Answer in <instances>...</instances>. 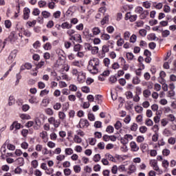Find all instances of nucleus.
<instances>
[{
  "instance_id": "obj_1",
  "label": "nucleus",
  "mask_w": 176,
  "mask_h": 176,
  "mask_svg": "<svg viewBox=\"0 0 176 176\" xmlns=\"http://www.w3.org/2000/svg\"><path fill=\"white\" fill-rule=\"evenodd\" d=\"M87 70L90 74H98L100 71V59L98 58H91L88 63Z\"/></svg>"
},
{
  "instance_id": "obj_2",
  "label": "nucleus",
  "mask_w": 176,
  "mask_h": 176,
  "mask_svg": "<svg viewBox=\"0 0 176 176\" xmlns=\"http://www.w3.org/2000/svg\"><path fill=\"white\" fill-rule=\"evenodd\" d=\"M73 76L77 77V80L80 83H82L86 80V73L83 72L82 70H77L76 69H73L72 71Z\"/></svg>"
},
{
  "instance_id": "obj_3",
  "label": "nucleus",
  "mask_w": 176,
  "mask_h": 176,
  "mask_svg": "<svg viewBox=\"0 0 176 176\" xmlns=\"http://www.w3.org/2000/svg\"><path fill=\"white\" fill-rule=\"evenodd\" d=\"M67 34L70 36L69 41H74L75 42H78V43H82V36L79 34L74 35L75 34V30L70 29L67 30Z\"/></svg>"
},
{
  "instance_id": "obj_4",
  "label": "nucleus",
  "mask_w": 176,
  "mask_h": 176,
  "mask_svg": "<svg viewBox=\"0 0 176 176\" xmlns=\"http://www.w3.org/2000/svg\"><path fill=\"white\" fill-rule=\"evenodd\" d=\"M149 164H150L151 167L153 168L154 171L157 172L158 175H162V174H163V170L160 169V167H159V165L157 164V160H150Z\"/></svg>"
},
{
  "instance_id": "obj_5",
  "label": "nucleus",
  "mask_w": 176,
  "mask_h": 176,
  "mask_svg": "<svg viewBox=\"0 0 176 176\" xmlns=\"http://www.w3.org/2000/svg\"><path fill=\"white\" fill-rule=\"evenodd\" d=\"M48 122H50V124H52L55 127H58L60 123V120H57L54 117H50L48 118Z\"/></svg>"
},
{
  "instance_id": "obj_6",
  "label": "nucleus",
  "mask_w": 176,
  "mask_h": 176,
  "mask_svg": "<svg viewBox=\"0 0 176 176\" xmlns=\"http://www.w3.org/2000/svg\"><path fill=\"white\" fill-rule=\"evenodd\" d=\"M131 140H133V135L126 134L121 138V143L123 144V145H126V144H129V142L131 141Z\"/></svg>"
},
{
  "instance_id": "obj_7",
  "label": "nucleus",
  "mask_w": 176,
  "mask_h": 176,
  "mask_svg": "<svg viewBox=\"0 0 176 176\" xmlns=\"http://www.w3.org/2000/svg\"><path fill=\"white\" fill-rule=\"evenodd\" d=\"M21 127V124L19 122H17V121H14L11 126H10V130L11 131H16V130H20Z\"/></svg>"
},
{
  "instance_id": "obj_8",
  "label": "nucleus",
  "mask_w": 176,
  "mask_h": 176,
  "mask_svg": "<svg viewBox=\"0 0 176 176\" xmlns=\"http://www.w3.org/2000/svg\"><path fill=\"white\" fill-rule=\"evenodd\" d=\"M16 56H17V51L14 50L8 57V59L7 60L8 64H12V63L14 61V58H16Z\"/></svg>"
},
{
  "instance_id": "obj_9",
  "label": "nucleus",
  "mask_w": 176,
  "mask_h": 176,
  "mask_svg": "<svg viewBox=\"0 0 176 176\" xmlns=\"http://www.w3.org/2000/svg\"><path fill=\"white\" fill-rule=\"evenodd\" d=\"M89 124L87 120L81 119L80 120L79 126L80 127V129H83L84 127H89Z\"/></svg>"
},
{
  "instance_id": "obj_10",
  "label": "nucleus",
  "mask_w": 176,
  "mask_h": 176,
  "mask_svg": "<svg viewBox=\"0 0 176 176\" xmlns=\"http://www.w3.org/2000/svg\"><path fill=\"white\" fill-rule=\"evenodd\" d=\"M19 39V36L14 32L10 34L9 41L11 43H14Z\"/></svg>"
},
{
  "instance_id": "obj_11",
  "label": "nucleus",
  "mask_w": 176,
  "mask_h": 176,
  "mask_svg": "<svg viewBox=\"0 0 176 176\" xmlns=\"http://www.w3.org/2000/svg\"><path fill=\"white\" fill-rule=\"evenodd\" d=\"M83 135H85L83 133L76 135L74 138V142H76V144H80L82 142V138L80 137H83Z\"/></svg>"
},
{
  "instance_id": "obj_12",
  "label": "nucleus",
  "mask_w": 176,
  "mask_h": 176,
  "mask_svg": "<svg viewBox=\"0 0 176 176\" xmlns=\"http://www.w3.org/2000/svg\"><path fill=\"white\" fill-rule=\"evenodd\" d=\"M128 170V174H133L137 171V166H135V164H132L129 166Z\"/></svg>"
},
{
  "instance_id": "obj_13",
  "label": "nucleus",
  "mask_w": 176,
  "mask_h": 176,
  "mask_svg": "<svg viewBox=\"0 0 176 176\" xmlns=\"http://www.w3.org/2000/svg\"><path fill=\"white\" fill-rule=\"evenodd\" d=\"M56 164H60L61 162H64L65 160V155L63 154H58L56 157Z\"/></svg>"
},
{
  "instance_id": "obj_14",
  "label": "nucleus",
  "mask_w": 176,
  "mask_h": 176,
  "mask_svg": "<svg viewBox=\"0 0 176 176\" xmlns=\"http://www.w3.org/2000/svg\"><path fill=\"white\" fill-rule=\"evenodd\" d=\"M166 74L164 71L160 72V77H159L160 83H164V82L166 81V80H164V78H166Z\"/></svg>"
},
{
  "instance_id": "obj_15",
  "label": "nucleus",
  "mask_w": 176,
  "mask_h": 176,
  "mask_svg": "<svg viewBox=\"0 0 176 176\" xmlns=\"http://www.w3.org/2000/svg\"><path fill=\"white\" fill-rule=\"evenodd\" d=\"M130 145L132 152H138V151L140 150V147L137 145V143H135V142H131L130 143Z\"/></svg>"
},
{
  "instance_id": "obj_16",
  "label": "nucleus",
  "mask_w": 176,
  "mask_h": 176,
  "mask_svg": "<svg viewBox=\"0 0 176 176\" xmlns=\"http://www.w3.org/2000/svg\"><path fill=\"white\" fill-rule=\"evenodd\" d=\"M30 13H31V11L30 10V8H25L23 10V19L24 20H28L30 18Z\"/></svg>"
},
{
  "instance_id": "obj_17",
  "label": "nucleus",
  "mask_w": 176,
  "mask_h": 176,
  "mask_svg": "<svg viewBox=\"0 0 176 176\" xmlns=\"http://www.w3.org/2000/svg\"><path fill=\"white\" fill-rule=\"evenodd\" d=\"M58 27H61L63 30H69V28H72V24L69 23L68 22H64L61 24V25H58Z\"/></svg>"
},
{
  "instance_id": "obj_18",
  "label": "nucleus",
  "mask_w": 176,
  "mask_h": 176,
  "mask_svg": "<svg viewBox=\"0 0 176 176\" xmlns=\"http://www.w3.org/2000/svg\"><path fill=\"white\" fill-rule=\"evenodd\" d=\"M104 157L107 159V160H109L110 162H113V163H116V159L113 157L112 155H111L109 153H107L104 155Z\"/></svg>"
},
{
  "instance_id": "obj_19",
  "label": "nucleus",
  "mask_w": 176,
  "mask_h": 176,
  "mask_svg": "<svg viewBox=\"0 0 176 176\" xmlns=\"http://www.w3.org/2000/svg\"><path fill=\"white\" fill-rule=\"evenodd\" d=\"M162 166L164 170H167L170 166V162L167 160H162Z\"/></svg>"
},
{
  "instance_id": "obj_20",
  "label": "nucleus",
  "mask_w": 176,
  "mask_h": 176,
  "mask_svg": "<svg viewBox=\"0 0 176 176\" xmlns=\"http://www.w3.org/2000/svg\"><path fill=\"white\" fill-rule=\"evenodd\" d=\"M41 15L43 16V17L44 19H49V17H50V16H52V14L47 10H44L41 12Z\"/></svg>"
},
{
  "instance_id": "obj_21",
  "label": "nucleus",
  "mask_w": 176,
  "mask_h": 176,
  "mask_svg": "<svg viewBox=\"0 0 176 176\" xmlns=\"http://www.w3.org/2000/svg\"><path fill=\"white\" fill-rule=\"evenodd\" d=\"M151 94H152V93L149 89H145L143 91V96L145 98H149V97H151Z\"/></svg>"
},
{
  "instance_id": "obj_22",
  "label": "nucleus",
  "mask_w": 176,
  "mask_h": 176,
  "mask_svg": "<svg viewBox=\"0 0 176 176\" xmlns=\"http://www.w3.org/2000/svg\"><path fill=\"white\" fill-rule=\"evenodd\" d=\"M16 164L19 166H24V158L23 157H19L15 160Z\"/></svg>"
},
{
  "instance_id": "obj_23",
  "label": "nucleus",
  "mask_w": 176,
  "mask_h": 176,
  "mask_svg": "<svg viewBox=\"0 0 176 176\" xmlns=\"http://www.w3.org/2000/svg\"><path fill=\"white\" fill-rule=\"evenodd\" d=\"M45 173L47 175H52L53 173H54V169L52 167H48L47 169L45 170Z\"/></svg>"
},
{
  "instance_id": "obj_24",
  "label": "nucleus",
  "mask_w": 176,
  "mask_h": 176,
  "mask_svg": "<svg viewBox=\"0 0 176 176\" xmlns=\"http://www.w3.org/2000/svg\"><path fill=\"white\" fill-rule=\"evenodd\" d=\"M132 83L133 85H140V83H141V80H140V78H138V76H135L133 78Z\"/></svg>"
},
{
  "instance_id": "obj_25",
  "label": "nucleus",
  "mask_w": 176,
  "mask_h": 176,
  "mask_svg": "<svg viewBox=\"0 0 176 176\" xmlns=\"http://www.w3.org/2000/svg\"><path fill=\"white\" fill-rule=\"evenodd\" d=\"M129 157L127 155H117L116 159L118 160V162H124L125 160H126Z\"/></svg>"
},
{
  "instance_id": "obj_26",
  "label": "nucleus",
  "mask_w": 176,
  "mask_h": 176,
  "mask_svg": "<svg viewBox=\"0 0 176 176\" xmlns=\"http://www.w3.org/2000/svg\"><path fill=\"white\" fill-rule=\"evenodd\" d=\"M118 171H120V173H126V171H127V168H126V166L121 164L118 166Z\"/></svg>"
},
{
  "instance_id": "obj_27",
  "label": "nucleus",
  "mask_w": 176,
  "mask_h": 176,
  "mask_svg": "<svg viewBox=\"0 0 176 176\" xmlns=\"http://www.w3.org/2000/svg\"><path fill=\"white\" fill-rule=\"evenodd\" d=\"M88 50H91L94 54L98 53V47H91V45H89Z\"/></svg>"
},
{
  "instance_id": "obj_28",
  "label": "nucleus",
  "mask_w": 176,
  "mask_h": 176,
  "mask_svg": "<svg viewBox=\"0 0 176 176\" xmlns=\"http://www.w3.org/2000/svg\"><path fill=\"white\" fill-rule=\"evenodd\" d=\"M157 38V37H156V34H155V33H151L147 36L148 41H156Z\"/></svg>"
},
{
  "instance_id": "obj_29",
  "label": "nucleus",
  "mask_w": 176,
  "mask_h": 176,
  "mask_svg": "<svg viewBox=\"0 0 176 176\" xmlns=\"http://www.w3.org/2000/svg\"><path fill=\"white\" fill-rule=\"evenodd\" d=\"M31 166L33 168H38V166H39V162H38V160H34L31 162Z\"/></svg>"
},
{
  "instance_id": "obj_30",
  "label": "nucleus",
  "mask_w": 176,
  "mask_h": 176,
  "mask_svg": "<svg viewBox=\"0 0 176 176\" xmlns=\"http://www.w3.org/2000/svg\"><path fill=\"white\" fill-rule=\"evenodd\" d=\"M19 116L22 120H30V119H31V116L28 114H20Z\"/></svg>"
},
{
  "instance_id": "obj_31",
  "label": "nucleus",
  "mask_w": 176,
  "mask_h": 176,
  "mask_svg": "<svg viewBox=\"0 0 176 176\" xmlns=\"http://www.w3.org/2000/svg\"><path fill=\"white\" fill-rule=\"evenodd\" d=\"M93 160H94V162H95V163H98V162H100V160H101V155L100 154H96L93 157Z\"/></svg>"
},
{
  "instance_id": "obj_32",
  "label": "nucleus",
  "mask_w": 176,
  "mask_h": 176,
  "mask_svg": "<svg viewBox=\"0 0 176 176\" xmlns=\"http://www.w3.org/2000/svg\"><path fill=\"white\" fill-rule=\"evenodd\" d=\"M69 89L70 91H74V92L78 91V87L76 85L71 84L69 86Z\"/></svg>"
},
{
  "instance_id": "obj_33",
  "label": "nucleus",
  "mask_w": 176,
  "mask_h": 176,
  "mask_svg": "<svg viewBox=\"0 0 176 176\" xmlns=\"http://www.w3.org/2000/svg\"><path fill=\"white\" fill-rule=\"evenodd\" d=\"M65 155H74V150L72 148H66L65 149Z\"/></svg>"
},
{
  "instance_id": "obj_34",
  "label": "nucleus",
  "mask_w": 176,
  "mask_h": 176,
  "mask_svg": "<svg viewBox=\"0 0 176 176\" xmlns=\"http://www.w3.org/2000/svg\"><path fill=\"white\" fill-rule=\"evenodd\" d=\"M93 35H99L101 32V30L99 28L95 27L92 29Z\"/></svg>"
},
{
  "instance_id": "obj_35",
  "label": "nucleus",
  "mask_w": 176,
  "mask_h": 176,
  "mask_svg": "<svg viewBox=\"0 0 176 176\" xmlns=\"http://www.w3.org/2000/svg\"><path fill=\"white\" fill-rule=\"evenodd\" d=\"M154 8H155L157 10L163 9V3H154Z\"/></svg>"
},
{
  "instance_id": "obj_36",
  "label": "nucleus",
  "mask_w": 176,
  "mask_h": 176,
  "mask_svg": "<svg viewBox=\"0 0 176 176\" xmlns=\"http://www.w3.org/2000/svg\"><path fill=\"white\" fill-rule=\"evenodd\" d=\"M135 112H137V113H142L144 108L141 106L138 105L135 107Z\"/></svg>"
},
{
  "instance_id": "obj_37",
  "label": "nucleus",
  "mask_w": 176,
  "mask_h": 176,
  "mask_svg": "<svg viewBox=\"0 0 176 176\" xmlns=\"http://www.w3.org/2000/svg\"><path fill=\"white\" fill-rule=\"evenodd\" d=\"M67 98L71 102H75L76 101V96L74 94L69 95Z\"/></svg>"
},
{
  "instance_id": "obj_38",
  "label": "nucleus",
  "mask_w": 176,
  "mask_h": 176,
  "mask_svg": "<svg viewBox=\"0 0 176 176\" xmlns=\"http://www.w3.org/2000/svg\"><path fill=\"white\" fill-rule=\"evenodd\" d=\"M29 102H30V104H38L39 101L38 100L36 97L32 96L30 99H29Z\"/></svg>"
},
{
  "instance_id": "obj_39",
  "label": "nucleus",
  "mask_w": 176,
  "mask_h": 176,
  "mask_svg": "<svg viewBox=\"0 0 176 176\" xmlns=\"http://www.w3.org/2000/svg\"><path fill=\"white\" fill-rule=\"evenodd\" d=\"M50 104L49 100L47 99H43V100L41 101V107H44L45 108H46V107H47Z\"/></svg>"
},
{
  "instance_id": "obj_40",
  "label": "nucleus",
  "mask_w": 176,
  "mask_h": 176,
  "mask_svg": "<svg viewBox=\"0 0 176 176\" xmlns=\"http://www.w3.org/2000/svg\"><path fill=\"white\" fill-rule=\"evenodd\" d=\"M143 121H144V118L142 117V115L137 116V117H136L137 123H139L140 124H142Z\"/></svg>"
},
{
  "instance_id": "obj_41",
  "label": "nucleus",
  "mask_w": 176,
  "mask_h": 176,
  "mask_svg": "<svg viewBox=\"0 0 176 176\" xmlns=\"http://www.w3.org/2000/svg\"><path fill=\"white\" fill-rule=\"evenodd\" d=\"M101 39L103 41H109V39H111V36L108 34H102L101 35Z\"/></svg>"
},
{
  "instance_id": "obj_42",
  "label": "nucleus",
  "mask_w": 176,
  "mask_h": 176,
  "mask_svg": "<svg viewBox=\"0 0 176 176\" xmlns=\"http://www.w3.org/2000/svg\"><path fill=\"white\" fill-rule=\"evenodd\" d=\"M119 170V166L117 165H113L111 167V173L112 174H118V170Z\"/></svg>"
},
{
  "instance_id": "obj_43",
  "label": "nucleus",
  "mask_w": 176,
  "mask_h": 176,
  "mask_svg": "<svg viewBox=\"0 0 176 176\" xmlns=\"http://www.w3.org/2000/svg\"><path fill=\"white\" fill-rule=\"evenodd\" d=\"M124 39L125 41H129V39H130V35H131V34L130 33V32L129 31H126L124 32Z\"/></svg>"
},
{
  "instance_id": "obj_44",
  "label": "nucleus",
  "mask_w": 176,
  "mask_h": 176,
  "mask_svg": "<svg viewBox=\"0 0 176 176\" xmlns=\"http://www.w3.org/2000/svg\"><path fill=\"white\" fill-rule=\"evenodd\" d=\"M94 171H95V173H98L100 171H101V165L100 164H96L94 166Z\"/></svg>"
},
{
  "instance_id": "obj_45",
  "label": "nucleus",
  "mask_w": 176,
  "mask_h": 176,
  "mask_svg": "<svg viewBox=\"0 0 176 176\" xmlns=\"http://www.w3.org/2000/svg\"><path fill=\"white\" fill-rule=\"evenodd\" d=\"M163 10L164 13H170L171 12V8L168 5H164Z\"/></svg>"
},
{
  "instance_id": "obj_46",
  "label": "nucleus",
  "mask_w": 176,
  "mask_h": 176,
  "mask_svg": "<svg viewBox=\"0 0 176 176\" xmlns=\"http://www.w3.org/2000/svg\"><path fill=\"white\" fill-rule=\"evenodd\" d=\"M28 146H30V144L27 142H23L21 144V148L22 149L27 150L28 149Z\"/></svg>"
},
{
  "instance_id": "obj_47",
  "label": "nucleus",
  "mask_w": 176,
  "mask_h": 176,
  "mask_svg": "<svg viewBox=\"0 0 176 176\" xmlns=\"http://www.w3.org/2000/svg\"><path fill=\"white\" fill-rule=\"evenodd\" d=\"M116 130H120L122 129V122L120 121H117L114 124Z\"/></svg>"
},
{
  "instance_id": "obj_48",
  "label": "nucleus",
  "mask_w": 176,
  "mask_h": 176,
  "mask_svg": "<svg viewBox=\"0 0 176 176\" xmlns=\"http://www.w3.org/2000/svg\"><path fill=\"white\" fill-rule=\"evenodd\" d=\"M73 168H74V171L76 173H79L82 170V168L80 167V166H78V165L74 166Z\"/></svg>"
},
{
  "instance_id": "obj_49",
  "label": "nucleus",
  "mask_w": 176,
  "mask_h": 176,
  "mask_svg": "<svg viewBox=\"0 0 176 176\" xmlns=\"http://www.w3.org/2000/svg\"><path fill=\"white\" fill-rule=\"evenodd\" d=\"M45 113H47V115H49L50 116H52V115H54V111H53V109L47 108L45 109Z\"/></svg>"
},
{
  "instance_id": "obj_50",
  "label": "nucleus",
  "mask_w": 176,
  "mask_h": 176,
  "mask_svg": "<svg viewBox=\"0 0 176 176\" xmlns=\"http://www.w3.org/2000/svg\"><path fill=\"white\" fill-rule=\"evenodd\" d=\"M161 32H162V36L164 38H167V36H168V35H170V31L168 30H162Z\"/></svg>"
},
{
  "instance_id": "obj_51",
  "label": "nucleus",
  "mask_w": 176,
  "mask_h": 176,
  "mask_svg": "<svg viewBox=\"0 0 176 176\" xmlns=\"http://www.w3.org/2000/svg\"><path fill=\"white\" fill-rule=\"evenodd\" d=\"M131 43H135L137 42V35L133 34L129 39Z\"/></svg>"
},
{
  "instance_id": "obj_52",
  "label": "nucleus",
  "mask_w": 176,
  "mask_h": 176,
  "mask_svg": "<svg viewBox=\"0 0 176 176\" xmlns=\"http://www.w3.org/2000/svg\"><path fill=\"white\" fill-rule=\"evenodd\" d=\"M65 113L63 111H59L58 112V118L60 120H64V119H65Z\"/></svg>"
},
{
  "instance_id": "obj_53",
  "label": "nucleus",
  "mask_w": 176,
  "mask_h": 176,
  "mask_svg": "<svg viewBox=\"0 0 176 176\" xmlns=\"http://www.w3.org/2000/svg\"><path fill=\"white\" fill-rule=\"evenodd\" d=\"M168 118V120H169V122H175V116H174L173 114H169L167 116Z\"/></svg>"
},
{
  "instance_id": "obj_54",
  "label": "nucleus",
  "mask_w": 176,
  "mask_h": 176,
  "mask_svg": "<svg viewBox=\"0 0 176 176\" xmlns=\"http://www.w3.org/2000/svg\"><path fill=\"white\" fill-rule=\"evenodd\" d=\"M47 146H48V148L53 149V148H56V143H54L52 141H50L47 143Z\"/></svg>"
},
{
  "instance_id": "obj_55",
  "label": "nucleus",
  "mask_w": 176,
  "mask_h": 176,
  "mask_svg": "<svg viewBox=\"0 0 176 176\" xmlns=\"http://www.w3.org/2000/svg\"><path fill=\"white\" fill-rule=\"evenodd\" d=\"M74 151L77 152L78 153H80L83 151V148H82L80 146L77 145L74 147Z\"/></svg>"
},
{
  "instance_id": "obj_56",
  "label": "nucleus",
  "mask_w": 176,
  "mask_h": 176,
  "mask_svg": "<svg viewBox=\"0 0 176 176\" xmlns=\"http://www.w3.org/2000/svg\"><path fill=\"white\" fill-rule=\"evenodd\" d=\"M43 49L45 50H50L52 49V44L50 43H47L43 45Z\"/></svg>"
},
{
  "instance_id": "obj_57",
  "label": "nucleus",
  "mask_w": 176,
  "mask_h": 176,
  "mask_svg": "<svg viewBox=\"0 0 176 176\" xmlns=\"http://www.w3.org/2000/svg\"><path fill=\"white\" fill-rule=\"evenodd\" d=\"M126 58H128V60H134V54H133V53L131 52H127L126 53Z\"/></svg>"
},
{
  "instance_id": "obj_58",
  "label": "nucleus",
  "mask_w": 176,
  "mask_h": 176,
  "mask_svg": "<svg viewBox=\"0 0 176 176\" xmlns=\"http://www.w3.org/2000/svg\"><path fill=\"white\" fill-rule=\"evenodd\" d=\"M161 124L162 126H163L164 127L167 126V124H168V120L167 118H164L161 120Z\"/></svg>"
},
{
  "instance_id": "obj_59",
  "label": "nucleus",
  "mask_w": 176,
  "mask_h": 176,
  "mask_svg": "<svg viewBox=\"0 0 176 176\" xmlns=\"http://www.w3.org/2000/svg\"><path fill=\"white\" fill-rule=\"evenodd\" d=\"M54 109H55V111H58L59 109H61V103L60 102H56L54 107H53Z\"/></svg>"
},
{
  "instance_id": "obj_60",
  "label": "nucleus",
  "mask_w": 176,
  "mask_h": 176,
  "mask_svg": "<svg viewBox=\"0 0 176 176\" xmlns=\"http://www.w3.org/2000/svg\"><path fill=\"white\" fill-rule=\"evenodd\" d=\"M83 93H90V88L87 86H84L81 88Z\"/></svg>"
},
{
  "instance_id": "obj_61",
  "label": "nucleus",
  "mask_w": 176,
  "mask_h": 176,
  "mask_svg": "<svg viewBox=\"0 0 176 176\" xmlns=\"http://www.w3.org/2000/svg\"><path fill=\"white\" fill-rule=\"evenodd\" d=\"M61 16V12L60 11H56L53 14V17H54V19H60Z\"/></svg>"
},
{
  "instance_id": "obj_62",
  "label": "nucleus",
  "mask_w": 176,
  "mask_h": 176,
  "mask_svg": "<svg viewBox=\"0 0 176 176\" xmlns=\"http://www.w3.org/2000/svg\"><path fill=\"white\" fill-rule=\"evenodd\" d=\"M63 173L65 176H69L71 175L72 170L69 168H65L63 170Z\"/></svg>"
},
{
  "instance_id": "obj_63",
  "label": "nucleus",
  "mask_w": 176,
  "mask_h": 176,
  "mask_svg": "<svg viewBox=\"0 0 176 176\" xmlns=\"http://www.w3.org/2000/svg\"><path fill=\"white\" fill-rule=\"evenodd\" d=\"M47 4V3H46V1H38V6L39 8H45V6H46V5Z\"/></svg>"
},
{
  "instance_id": "obj_64",
  "label": "nucleus",
  "mask_w": 176,
  "mask_h": 176,
  "mask_svg": "<svg viewBox=\"0 0 176 176\" xmlns=\"http://www.w3.org/2000/svg\"><path fill=\"white\" fill-rule=\"evenodd\" d=\"M43 173L42 171L39 169H36L34 170V175L35 176H42Z\"/></svg>"
}]
</instances>
